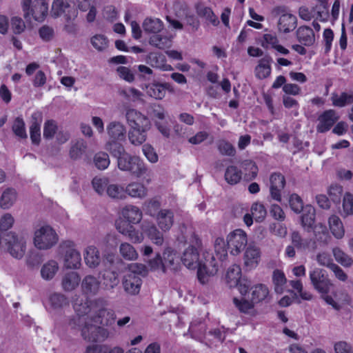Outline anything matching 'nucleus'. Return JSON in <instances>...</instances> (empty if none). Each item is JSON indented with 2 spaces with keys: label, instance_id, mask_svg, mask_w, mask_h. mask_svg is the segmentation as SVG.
I'll use <instances>...</instances> for the list:
<instances>
[{
  "label": "nucleus",
  "instance_id": "38",
  "mask_svg": "<svg viewBox=\"0 0 353 353\" xmlns=\"http://www.w3.org/2000/svg\"><path fill=\"white\" fill-rule=\"evenodd\" d=\"M335 261L345 268H350L353 265V259L341 248L334 247L332 250Z\"/></svg>",
  "mask_w": 353,
  "mask_h": 353
},
{
  "label": "nucleus",
  "instance_id": "35",
  "mask_svg": "<svg viewBox=\"0 0 353 353\" xmlns=\"http://www.w3.org/2000/svg\"><path fill=\"white\" fill-rule=\"evenodd\" d=\"M17 199V193L13 188L6 189L0 198V207L7 210L10 208Z\"/></svg>",
  "mask_w": 353,
  "mask_h": 353
},
{
  "label": "nucleus",
  "instance_id": "14",
  "mask_svg": "<svg viewBox=\"0 0 353 353\" xmlns=\"http://www.w3.org/2000/svg\"><path fill=\"white\" fill-rule=\"evenodd\" d=\"M125 118L131 128L150 129V122L148 118L134 109H129Z\"/></svg>",
  "mask_w": 353,
  "mask_h": 353
},
{
  "label": "nucleus",
  "instance_id": "30",
  "mask_svg": "<svg viewBox=\"0 0 353 353\" xmlns=\"http://www.w3.org/2000/svg\"><path fill=\"white\" fill-rule=\"evenodd\" d=\"M41 116L39 113H34L32 115V123L30 127V139L34 144H38L41 139Z\"/></svg>",
  "mask_w": 353,
  "mask_h": 353
},
{
  "label": "nucleus",
  "instance_id": "16",
  "mask_svg": "<svg viewBox=\"0 0 353 353\" xmlns=\"http://www.w3.org/2000/svg\"><path fill=\"white\" fill-rule=\"evenodd\" d=\"M270 191L271 197L277 201H281V191L284 188L285 179L281 173H273L270 177Z\"/></svg>",
  "mask_w": 353,
  "mask_h": 353
},
{
  "label": "nucleus",
  "instance_id": "56",
  "mask_svg": "<svg viewBox=\"0 0 353 353\" xmlns=\"http://www.w3.org/2000/svg\"><path fill=\"white\" fill-rule=\"evenodd\" d=\"M315 260L319 265L326 267L329 269L335 263L331 254L325 251L319 252L316 254Z\"/></svg>",
  "mask_w": 353,
  "mask_h": 353
},
{
  "label": "nucleus",
  "instance_id": "37",
  "mask_svg": "<svg viewBox=\"0 0 353 353\" xmlns=\"http://www.w3.org/2000/svg\"><path fill=\"white\" fill-rule=\"evenodd\" d=\"M122 141L109 139L105 143V149L108 150L112 157H115L117 160L120 157L127 153L121 143Z\"/></svg>",
  "mask_w": 353,
  "mask_h": 353
},
{
  "label": "nucleus",
  "instance_id": "28",
  "mask_svg": "<svg viewBox=\"0 0 353 353\" xmlns=\"http://www.w3.org/2000/svg\"><path fill=\"white\" fill-rule=\"evenodd\" d=\"M241 278V269L239 265H232L226 271L225 281L230 288H235Z\"/></svg>",
  "mask_w": 353,
  "mask_h": 353
},
{
  "label": "nucleus",
  "instance_id": "36",
  "mask_svg": "<svg viewBox=\"0 0 353 353\" xmlns=\"http://www.w3.org/2000/svg\"><path fill=\"white\" fill-rule=\"evenodd\" d=\"M142 27L147 33L157 34L163 30V23L158 18L148 17L143 21Z\"/></svg>",
  "mask_w": 353,
  "mask_h": 353
},
{
  "label": "nucleus",
  "instance_id": "61",
  "mask_svg": "<svg viewBox=\"0 0 353 353\" xmlns=\"http://www.w3.org/2000/svg\"><path fill=\"white\" fill-rule=\"evenodd\" d=\"M11 29L14 34H19L24 32L26 29V23L22 18L14 16L10 19Z\"/></svg>",
  "mask_w": 353,
  "mask_h": 353
},
{
  "label": "nucleus",
  "instance_id": "27",
  "mask_svg": "<svg viewBox=\"0 0 353 353\" xmlns=\"http://www.w3.org/2000/svg\"><path fill=\"white\" fill-rule=\"evenodd\" d=\"M121 215L124 219L132 224H137L142 219V212L137 206L129 205L121 210Z\"/></svg>",
  "mask_w": 353,
  "mask_h": 353
},
{
  "label": "nucleus",
  "instance_id": "4",
  "mask_svg": "<svg viewBox=\"0 0 353 353\" xmlns=\"http://www.w3.org/2000/svg\"><path fill=\"white\" fill-rule=\"evenodd\" d=\"M146 267L141 263H132L128 266V271L123 277L122 284L124 290L131 295H136L140 292L142 280L140 275L145 273Z\"/></svg>",
  "mask_w": 353,
  "mask_h": 353
},
{
  "label": "nucleus",
  "instance_id": "8",
  "mask_svg": "<svg viewBox=\"0 0 353 353\" xmlns=\"http://www.w3.org/2000/svg\"><path fill=\"white\" fill-rule=\"evenodd\" d=\"M58 240L57 232L50 225H43L34 231L33 243L39 250H49L57 244Z\"/></svg>",
  "mask_w": 353,
  "mask_h": 353
},
{
  "label": "nucleus",
  "instance_id": "64",
  "mask_svg": "<svg viewBox=\"0 0 353 353\" xmlns=\"http://www.w3.org/2000/svg\"><path fill=\"white\" fill-rule=\"evenodd\" d=\"M205 331V326L201 321L199 322H192L188 332L190 334L192 338L197 339Z\"/></svg>",
  "mask_w": 353,
  "mask_h": 353
},
{
  "label": "nucleus",
  "instance_id": "43",
  "mask_svg": "<svg viewBox=\"0 0 353 353\" xmlns=\"http://www.w3.org/2000/svg\"><path fill=\"white\" fill-rule=\"evenodd\" d=\"M269 296V289L264 284H258L252 288V299L254 303L265 300Z\"/></svg>",
  "mask_w": 353,
  "mask_h": 353
},
{
  "label": "nucleus",
  "instance_id": "17",
  "mask_svg": "<svg viewBox=\"0 0 353 353\" xmlns=\"http://www.w3.org/2000/svg\"><path fill=\"white\" fill-rule=\"evenodd\" d=\"M152 115L154 119V123L159 131L165 137L170 136V128L167 123H163L166 117V111L161 105H154L152 107Z\"/></svg>",
  "mask_w": 353,
  "mask_h": 353
},
{
  "label": "nucleus",
  "instance_id": "44",
  "mask_svg": "<svg viewBox=\"0 0 353 353\" xmlns=\"http://www.w3.org/2000/svg\"><path fill=\"white\" fill-rule=\"evenodd\" d=\"M121 256L127 261H135L138 259L139 254L136 249L128 243H122L119 246Z\"/></svg>",
  "mask_w": 353,
  "mask_h": 353
},
{
  "label": "nucleus",
  "instance_id": "54",
  "mask_svg": "<svg viewBox=\"0 0 353 353\" xmlns=\"http://www.w3.org/2000/svg\"><path fill=\"white\" fill-rule=\"evenodd\" d=\"M305 212L301 217L302 225L304 228H312L315 220V210L313 207L307 205L305 207Z\"/></svg>",
  "mask_w": 353,
  "mask_h": 353
},
{
  "label": "nucleus",
  "instance_id": "29",
  "mask_svg": "<svg viewBox=\"0 0 353 353\" xmlns=\"http://www.w3.org/2000/svg\"><path fill=\"white\" fill-rule=\"evenodd\" d=\"M328 225L332 234L336 239H341L345 236V228L341 219L336 215H332L328 219Z\"/></svg>",
  "mask_w": 353,
  "mask_h": 353
},
{
  "label": "nucleus",
  "instance_id": "7",
  "mask_svg": "<svg viewBox=\"0 0 353 353\" xmlns=\"http://www.w3.org/2000/svg\"><path fill=\"white\" fill-rule=\"evenodd\" d=\"M58 253L62 256L63 265L66 269L77 270L80 268L81 256L74 241L70 240L62 241L59 245Z\"/></svg>",
  "mask_w": 353,
  "mask_h": 353
},
{
  "label": "nucleus",
  "instance_id": "9",
  "mask_svg": "<svg viewBox=\"0 0 353 353\" xmlns=\"http://www.w3.org/2000/svg\"><path fill=\"white\" fill-rule=\"evenodd\" d=\"M52 14L58 17L63 14L65 21L68 23L65 26L67 32L72 33L76 31V26L73 23L77 17V12L70 6V3L64 0H54L52 5Z\"/></svg>",
  "mask_w": 353,
  "mask_h": 353
},
{
  "label": "nucleus",
  "instance_id": "34",
  "mask_svg": "<svg viewBox=\"0 0 353 353\" xmlns=\"http://www.w3.org/2000/svg\"><path fill=\"white\" fill-rule=\"evenodd\" d=\"M196 12L200 17L205 20L208 24L218 26L220 23L218 17L210 7L203 6H199L196 8Z\"/></svg>",
  "mask_w": 353,
  "mask_h": 353
},
{
  "label": "nucleus",
  "instance_id": "2",
  "mask_svg": "<svg viewBox=\"0 0 353 353\" xmlns=\"http://www.w3.org/2000/svg\"><path fill=\"white\" fill-rule=\"evenodd\" d=\"M190 245L184 250L181 261L188 269L198 268V279L202 284L208 281L209 277L218 272L217 261L212 253L205 250L202 253L203 259L199 260L197 248L202 245L201 239L197 234L193 233L191 236Z\"/></svg>",
  "mask_w": 353,
  "mask_h": 353
},
{
  "label": "nucleus",
  "instance_id": "32",
  "mask_svg": "<svg viewBox=\"0 0 353 353\" xmlns=\"http://www.w3.org/2000/svg\"><path fill=\"white\" fill-rule=\"evenodd\" d=\"M299 41L305 46H312L315 41L313 30L308 26H300L296 31Z\"/></svg>",
  "mask_w": 353,
  "mask_h": 353
},
{
  "label": "nucleus",
  "instance_id": "57",
  "mask_svg": "<svg viewBox=\"0 0 353 353\" xmlns=\"http://www.w3.org/2000/svg\"><path fill=\"white\" fill-rule=\"evenodd\" d=\"M251 213L256 221L261 222L265 219L267 212L263 204L256 202L252 204Z\"/></svg>",
  "mask_w": 353,
  "mask_h": 353
},
{
  "label": "nucleus",
  "instance_id": "51",
  "mask_svg": "<svg viewBox=\"0 0 353 353\" xmlns=\"http://www.w3.org/2000/svg\"><path fill=\"white\" fill-rule=\"evenodd\" d=\"M103 285L107 290L114 289L119 283L118 274L114 271L106 272L103 276Z\"/></svg>",
  "mask_w": 353,
  "mask_h": 353
},
{
  "label": "nucleus",
  "instance_id": "21",
  "mask_svg": "<svg viewBox=\"0 0 353 353\" xmlns=\"http://www.w3.org/2000/svg\"><path fill=\"white\" fill-rule=\"evenodd\" d=\"M261 258V252L259 248L253 245H249L244 253L245 265L252 269L257 266Z\"/></svg>",
  "mask_w": 353,
  "mask_h": 353
},
{
  "label": "nucleus",
  "instance_id": "20",
  "mask_svg": "<svg viewBox=\"0 0 353 353\" xmlns=\"http://www.w3.org/2000/svg\"><path fill=\"white\" fill-rule=\"evenodd\" d=\"M338 119L339 116L335 110H328L325 111L319 117V123L317 125V131L319 132L328 131Z\"/></svg>",
  "mask_w": 353,
  "mask_h": 353
},
{
  "label": "nucleus",
  "instance_id": "58",
  "mask_svg": "<svg viewBox=\"0 0 353 353\" xmlns=\"http://www.w3.org/2000/svg\"><path fill=\"white\" fill-rule=\"evenodd\" d=\"M341 214L344 216H353V195L350 193L347 192L343 196Z\"/></svg>",
  "mask_w": 353,
  "mask_h": 353
},
{
  "label": "nucleus",
  "instance_id": "39",
  "mask_svg": "<svg viewBox=\"0 0 353 353\" xmlns=\"http://www.w3.org/2000/svg\"><path fill=\"white\" fill-rule=\"evenodd\" d=\"M272 283L274 291L278 294H281L284 292L287 279L282 270H274L272 273Z\"/></svg>",
  "mask_w": 353,
  "mask_h": 353
},
{
  "label": "nucleus",
  "instance_id": "53",
  "mask_svg": "<svg viewBox=\"0 0 353 353\" xmlns=\"http://www.w3.org/2000/svg\"><path fill=\"white\" fill-rule=\"evenodd\" d=\"M12 130L14 134L20 139H26L27 133L23 119L21 117H17L12 124Z\"/></svg>",
  "mask_w": 353,
  "mask_h": 353
},
{
  "label": "nucleus",
  "instance_id": "1",
  "mask_svg": "<svg viewBox=\"0 0 353 353\" xmlns=\"http://www.w3.org/2000/svg\"><path fill=\"white\" fill-rule=\"evenodd\" d=\"M76 315L68 320V327L73 330H80L82 338L89 342H103L110 336L105 327L114 323V312L105 307L101 299L73 300Z\"/></svg>",
  "mask_w": 353,
  "mask_h": 353
},
{
  "label": "nucleus",
  "instance_id": "13",
  "mask_svg": "<svg viewBox=\"0 0 353 353\" xmlns=\"http://www.w3.org/2000/svg\"><path fill=\"white\" fill-rule=\"evenodd\" d=\"M143 89L145 90L146 94L156 100L163 99L167 91L173 92L172 86L168 83H160L158 81H153L152 83L145 84Z\"/></svg>",
  "mask_w": 353,
  "mask_h": 353
},
{
  "label": "nucleus",
  "instance_id": "22",
  "mask_svg": "<svg viewBox=\"0 0 353 353\" xmlns=\"http://www.w3.org/2000/svg\"><path fill=\"white\" fill-rule=\"evenodd\" d=\"M232 303L235 307L241 312L248 314L251 316L256 315L257 312L254 309V301L247 300L243 296L241 298L234 297Z\"/></svg>",
  "mask_w": 353,
  "mask_h": 353
},
{
  "label": "nucleus",
  "instance_id": "15",
  "mask_svg": "<svg viewBox=\"0 0 353 353\" xmlns=\"http://www.w3.org/2000/svg\"><path fill=\"white\" fill-rule=\"evenodd\" d=\"M81 287L83 294L87 296H93L99 293L101 283L99 278L89 274L83 277Z\"/></svg>",
  "mask_w": 353,
  "mask_h": 353
},
{
  "label": "nucleus",
  "instance_id": "41",
  "mask_svg": "<svg viewBox=\"0 0 353 353\" xmlns=\"http://www.w3.org/2000/svg\"><path fill=\"white\" fill-rule=\"evenodd\" d=\"M109 185L110 180L105 176H95L92 180V186L94 190L100 196L106 195Z\"/></svg>",
  "mask_w": 353,
  "mask_h": 353
},
{
  "label": "nucleus",
  "instance_id": "50",
  "mask_svg": "<svg viewBox=\"0 0 353 353\" xmlns=\"http://www.w3.org/2000/svg\"><path fill=\"white\" fill-rule=\"evenodd\" d=\"M314 236L317 241L327 244L330 239L327 227L323 223H319L314 228Z\"/></svg>",
  "mask_w": 353,
  "mask_h": 353
},
{
  "label": "nucleus",
  "instance_id": "55",
  "mask_svg": "<svg viewBox=\"0 0 353 353\" xmlns=\"http://www.w3.org/2000/svg\"><path fill=\"white\" fill-rule=\"evenodd\" d=\"M291 240L294 247L300 250H306L310 247V239H303L300 234L294 231L291 234Z\"/></svg>",
  "mask_w": 353,
  "mask_h": 353
},
{
  "label": "nucleus",
  "instance_id": "47",
  "mask_svg": "<svg viewBox=\"0 0 353 353\" xmlns=\"http://www.w3.org/2000/svg\"><path fill=\"white\" fill-rule=\"evenodd\" d=\"M242 177V173L236 166L230 165L226 168L225 179L230 185L238 183Z\"/></svg>",
  "mask_w": 353,
  "mask_h": 353
},
{
  "label": "nucleus",
  "instance_id": "40",
  "mask_svg": "<svg viewBox=\"0 0 353 353\" xmlns=\"http://www.w3.org/2000/svg\"><path fill=\"white\" fill-rule=\"evenodd\" d=\"M272 68L269 59H261L254 70L255 76L259 79L268 78L271 74Z\"/></svg>",
  "mask_w": 353,
  "mask_h": 353
},
{
  "label": "nucleus",
  "instance_id": "19",
  "mask_svg": "<svg viewBox=\"0 0 353 353\" xmlns=\"http://www.w3.org/2000/svg\"><path fill=\"white\" fill-rule=\"evenodd\" d=\"M83 258L85 265L91 268H97L101 263L99 250L93 245H88L83 250Z\"/></svg>",
  "mask_w": 353,
  "mask_h": 353
},
{
  "label": "nucleus",
  "instance_id": "18",
  "mask_svg": "<svg viewBox=\"0 0 353 353\" xmlns=\"http://www.w3.org/2000/svg\"><path fill=\"white\" fill-rule=\"evenodd\" d=\"M106 132L109 139L125 141L126 139V127L121 121H112L108 123Z\"/></svg>",
  "mask_w": 353,
  "mask_h": 353
},
{
  "label": "nucleus",
  "instance_id": "10",
  "mask_svg": "<svg viewBox=\"0 0 353 353\" xmlns=\"http://www.w3.org/2000/svg\"><path fill=\"white\" fill-rule=\"evenodd\" d=\"M28 236L25 234L9 233L6 241L10 254L17 259H21L26 251Z\"/></svg>",
  "mask_w": 353,
  "mask_h": 353
},
{
  "label": "nucleus",
  "instance_id": "46",
  "mask_svg": "<svg viewBox=\"0 0 353 353\" xmlns=\"http://www.w3.org/2000/svg\"><path fill=\"white\" fill-rule=\"evenodd\" d=\"M331 100L334 106L344 107L353 103V93L342 92L340 95L334 93Z\"/></svg>",
  "mask_w": 353,
  "mask_h": 353
},
{
  "label": "nucleus",
  "instance_id": "48",
  "mask_svg": "<svg viewBox=\"0 0 353 353\" xmlns=\"http://www.w3.org/2000/svg\"><path fill=\"white\" fill-rule=\"evenodd\" d=\"M86 148L85 141L83 139H79L72 144L70 150V157L72 159H80L85 152Z\"/></svg>",
  "mask_w": 353,
  "mask_h": 353
},
{
  "label": "nucleus",
  "instance_id": "5",
  "mask_svg": "<svg viewBox=\"0 0 353 353\" xmlns=\"http://www.w3.org/2000/svg\"><path fill=\"white\" fill-rule=\"evenodd\" d=\"M117 166L120 170L129 172L137 178L150 175V170L141 159L137 156H132L128 152L119 158Z\"/></svg>",
  "mask_w": 353,
  "mask_h": 353
},
{
  "label": "nucleus",
  "instance_id": "42",
  "mask_svg": "<svg viewBox=\"0 0 353 353\" xmlns=\"http://www.w3.org/2000/svg\"><path fill=\"white\" fill-rule=\"evenodd\" d=\"M149 129L131 128L128 133L130 143L134 145H141L146 140L145 132Z\"/></svg>",
  "mask_w": 353,
  "mask_h": 353
},
{
  "label": "nucleus",
  "instance_id": "59",
  "mask_svg": "<svg viewBox=\"0 0 353 353\" xmlns=\"http://www.w3.org/2000/svg\"><path fill=\"white\" fill-rule=\"evenodd\" d=\"M92 46L98 51H103L108 46V40L103 34H96L91 38Z\"/></svg>",
  "mask_w": 353,
  "mask_h": 353
},
{
  "label": "nucleus",
  "instance_id": "60",
  "mask_svg": "<svg viewBox=\"0 0 353 353\" xmlns=\"http://www.w3.org/2000/svg\"><path fill=\"white\" fill-rule=\"evenodd\" d=\"M149 43L150 45L159 49H164L170 45V41L166 37H162L157 34H154V35L150 37Z\"/></svg>",
  "mask_w": 353,
  "mask_h": 353
},
{
  "label": "nucleus",
  "instance_id": "52",
  "mask_svg": "<svg viewBox=\"0 0 353 353\" xmlns=\"http://www.w3.org/2000/svg\"><path fill=\"white\" fill-rule=\"evenodd\" d=\"M93 161L95 166L101 170H105L110 163L109 155L104 152H97L94 155Z\"/></svg>",
  "mask_w": 353,
  "mask_h": 353
},
{
  "label": "nucleus",
  "instance_id": "12",
  "mask_svg": "<svg viewBox=\"0 0 353 353\" xmlns=\"http://www.w3.org/2000/svg\"><path fill=\"white\" fill-rule=\"evenodd\" d=\"M309 277L313 288L321 294H328L332 283L326 274V271L315 268L309 272Z\"/></svg>",
  "mask_w": 353,
  "mask_h": 353
},
{
  "label": "nucleus",
  "instance_id": "49",
  "mask_svg": "<svg viewBox=\"0 0 353 353\" xmlns=\"http://www.w3.org/2000/svg\"><path fill=\"white\" fill-rule=\"evenodd\" d=\"M214 252L216 257L220 261H225L228 257L226 243L223 238L217 237L214 242Z\"/></svg>",
  "mask_w": 353,
  "mask_h": 353
},
{
  "label": "nucleus",
  "instance_id": "62",
  "mask_svg": "<svg viewBox=\"0 0 353 353\" xmlns=\"http://www.w3.org/2000/svg\"><path fill=\"white\" fill-rule=\"evenodd\" d=\"M57 131V123L53 120H48L43 126V137L46 139H52Z\"/></svg>",
  "mask_w": 353,
  "mask_h": 353
},
{
  "label": "nucleus",
  "instance_id": "26",
  "mask_svg": "<svg viewBox=\"0 0 353 353\" xmlns=\"http://www.w3.org/2000/svg\"><path fill=\"white\" fill-rule=\"evenodd\" d=\"M48 12V4L45 0H34L31 10V17L35 21H43Z\"/></svg>",
  "mask_w": 353,
  "mask_h": 353
},
{
  "label": "nucleus",
  "instance_id": "3",
  "mask_svg": "<svg viewBox=\"0 0 353 353\" xmlns=\"http://www.w3.org/2000/svg\"><path fill=\"white\" fill-rule=\"evenodd\" d=\"M158 228L151 221L144 220L141 228L152 243L161 246L164 243L163 232H168L174 224V212L168 209L159 210L155 216Z\"/></svg>",
  "mask_w": 353,
  "mask_h": 353
},
{
  "label": "nucleus",
  "instance_id": "31",
  "mask_svg": "<svg viewBox=\"0 0 353 353\" xmlns=\"http://www.w3.org/2000/svg\"><path fill=\"white\" fill-rule=\"evenodd\" d=\"M59 270V265L57 261L49 260L45 263L41 268V276L46 281L52 280Z\"/></svg>",
  "mask_w": 353,
  "mask_h": 353
},
{
  "label": "nucleus",
  "instance_id": "25",
  "mask_svg": "<svg viewBox=\"0 0 353 353\" xmlns=\"http://www.w3.org/2000/svg\"><path fill=\"white\" fill-rule=\"evenodd\" d=\"M81 277L77 272L65 273L61 279V286L64 291L71 292L75 290L79 285Z\"/></svg>",
  "mask_w": 353,
  "mask_h": 353
},
{
  "label": "nucleus",
  "instance_id": "33",
  "mask_svg": "<svg viewBox=\"0 0 353 353\" xmlns=\"http://www.w3.org/2000/svg\"><path fill=\"white\" fill-rule=\"evenodd\" d=\"M50 309L52 311L58 312L63 307L69 305L68 298L61 293H53L49 297Z\"/></svg>",
  "mask_w": 353,
  "mask_h": 353
},
{
  "label": "nucleus",
  "instance_id": "11",
  "mask_svg": "<svg viewBox=\"0 0 353 353\" xmlns=\"http://www.w3.org/2000/svg\"><path fill=\"white\" fill-rule=\"evenodd\" d=\"M226 243L230 254L237 256L248 243L247 234L241 229H236L227 235Z\"/></svg>",
  "mask_w": 353,
  "mask_h": 353
},
{
  "label": "nucleus",
  "instance_id": "63",
  "mask_svg": "<svg viewBox=\"0 0 353 353\" xmlns=\"http://www.w3.org/2000/svg\"><path fill=\"white\" fill-rule=\"evenodd\" d=\"M161 206V201L159 198L154 197L148 200L144 203V207L147 210L146 213L151 216H154L155 212Z\"/></svg>",
  "mask_w": 353,
  "mask_h": 353
},
{
  "label": "nucleus",
  "instance_id": "6",
  "mask_svg": "<svg viewBox=\"0 0 353 353\" xmlns=\"http://www.w3.org/2000/svg\"><path fill=\"white\" fill-rule=\"evenodd\" d=\"M271 15L277 19V29L281 33L292 32L297 26V18L285 6L274 7Z\"/></svg>",
  "mask_w": 353,
  "mask_h": 353
},
{
  "label": "nucleus",
  "instance_id": "24",
  "mask_svg": "<svg viewBox=\"0 0 353 353\" xmlns=\"http://www.w3.org/2000/svg\"><path fill=\"white\" fill-rule=\"evenodd\" d=\"M163 264V273L168 270H174L177 262V252L171 247H166L161 256Z\"/></svg>",
  "mask_w": 353,
  "mask_h": 353
},
{
  "label": "nucleus",
  "instance_id": "45",
  "mask_svg": "<svg viewBox=\"0 0 353 353\" xmlns=\"http://www.w3.org/2000/svg\"><path fill=\"white\" fill-rule=\"evenodd\" d=\"M105 196L112 199L124 200L126 199L125 188L119 184L110 183Z\"/></svg>",
  "mask_w": 353,
  "mask_h": 353
},
{
  "label": "nucleus",
  "instance_id": "23",
  "mask_svg": "<svg viewBox=\"0 0 353 353\" xmlns=\"http://www.w3.org/2000/svg\"><path fill=\"white\" fill-rule=\"evenodd\" d=\"M125 192L126 196L142 199L147 196L148 188L142 183L133 181L126 185Z\"/></svg>",
  "mask_w": 353,
  "mask_h": 353
}]
</instances>
